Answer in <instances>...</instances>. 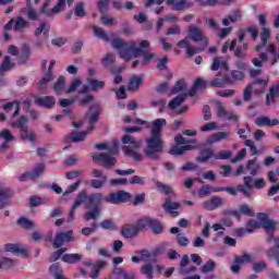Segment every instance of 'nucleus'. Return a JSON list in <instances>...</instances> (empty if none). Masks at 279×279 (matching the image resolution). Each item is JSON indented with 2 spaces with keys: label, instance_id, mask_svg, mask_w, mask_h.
<instances>
[{
  "label": "nucleus",
  "instance_id": "1",
  "mask_svg": "<svg viewBox=\"0 0 279 279\" xmlns=\"http://www.w3.org/2000/svg\"><path fill=\"white\" fill-rule=\"evenodd\" d=\"M111 46L113 49L119 50L120 58L123 60H132V58H138L142 56L143 60H136L132 63V69H136V66H147L154 58H156V53L148 49L149 43L147 40H142L138 44L136 41H125L121 38H116L111 41Z\"/></svg>",
  "mask_w": 279,
  "mask_h": 279
},
{
  "label": "nucleus",
  "instance_id": "2",
  "mask_svg": "<svg viewBox=\"0 0 279 279\" xmlns=\"http://www.w3.org/2000/svg\"><path fill=\"white\" fill-rule=\"evenodd\" d=\"M167 125V120L159 118L151 122L150 137L145 140L146 147L144 154L150 160H160V154L165 151V144L162 143V128Z\"/></svg>",
  "mask_w": 279,
  "mask_h": 279
},
{
  "label": "nucleus",
  "instance_id": "3",
  "mask_svg": "<svg viewBox=\"0 0 279 279\" xmlns=\"http://www.w3.org/2000/svg\"><path fill=\"white\" fill-rule=\"evenodd\" d=\"M85 119L89 122L87 131H83L81 133L74 132L68 136V141H71L72 143H82V141L86 140L88 133L95 130V123L99 121V105L92 106L86 113Z\"/></svg>",
  "mask_w": 279,
  "mask_h": 279
},
{
  "label": "nucleus",
  "instance_id": "4",
  "mask_svg": "<svg viewBox=\"0 0 279 279\" xmlns=\"http://www.w3.org/2000/svg\"><path fill=\"white\" fill-rule=\"evenodd\" d=\"M122 143L124 145L122 147V150L124 151L125 156H129L136 161L143 160V155L138 154V150L143 145V142L141 140H137L136 137L126 134L122 137Z\"/></svg>",
  "mask_w": 279,
  "mask_h": 279
},
{
  "label": "nucleus",
  "instance_id": "5",
  "mask_svg": "<svg viewBox=\"0 0 279 279\" xmlns=\"http://www.w3.org/2000/svg\"><path fill=\"white\" fill-rule=\"evenodd\" d=\"M40 0H35V3H38ZM51 0H44V4L40 9V14H46V16H53V14H58V12H62L64 10V5L71 7L73 5V0H59L57 5H54L52 9H49V3Z\"/></svg>",
  "mask_w": 279,
  "mask_h": 279
},
{
  "label": "nucleus",
  "instance_id": "6",
  "mask_svg": "<svg viewBox=\"0 0 279 279\" xmlns=\"http://www.w3.org/2000/svg\"><path fill=\"white\" fill-rule=\"evenodd\" d=\"M262 32L259 33L260 44L255 47V51H263L267 47V40L271 38V29L267 28V17L265 15L258 16Z\"/></svg>",
  "mask_w": 279,
  "mask_h": 279
},
{
  "label": "nucleus",
  "instance_id": "7",
  "mask_svg": "<svg viewBox=\"0 0 279 279\" xmlns=\"http://www.w3.org/2000/svg\"><path fill=\"white\" fill-rule=\"evenodd\" d=\"M257 219H259L260 228H264L268 232L267 241L268 243H271L274 241V230L278 228V222H275L274 220H269L267 218V214L259 213L257 214Z\"/></svg>",
  "mask_w": 279,
  "mask_h": 279
},
{
  "label": "nucleus",
  "instance_id": "8",
  "mask_svg": "<svg viewBox=\"0 0 279 279\" xmlns=\"http://www.w3.org/2000/svg\"><path fill=\"white\" fill-rule=\"evenodd\" d=\"M189 39L193 40V43H203L204 48L208 47V37L204 34L199 27L195 25H191L187 28Z\"/></svg>",
  "mask_w": 279,
  "mask_h": 279
},
{
  "label": "nucleus",
  "instance_id": "9",
  "mask_svg": "<svg viewBox=\"0 0 279 279\" xmlns=\"http://www.w3.org/2000/svg\"><path fill=\"white\" fill-rule=\"evenodd\" d=\"M269 60V54L267 52H262L258 58L252 59V64H254L257 69H251L248 71L251 77H258V75L263 74V63Z\"/></svg>",
  "mask_w": 279,
  "mask_h": 279
},
{
  "label": "nucleus",
  "instance_id": "10",
  "mask_svg": "<svg viewBox=\"0 0 279 279\" xmlns=\"http://www.w3.org/2000/svg\"><path fill=\"white\" fill-rule=\"evenodd\" d=\"M132 195L125 191H119L117 193H111L104 198L107 204H125V202H130Z\"/></svg>",
  "mask_w": 279,
  "mask_h": 279
},
{
  "label": "nucleus",
  "instance_id": "11",
  "mask_svg": "<svg viewBox=\"0 0 279 279\" xmlns=\"http://www.w3.org/2000/svg\"><path fill=\"white\" fill-rule=\"evenodd\" d=\"M238 43L235 45L234 56L235 58H239L240 60H245L247 51V44L243 43L245 40V33H241L239 35V39H236Z\"/></svg>",
  "mask_w": 279,
  "mask_h": 279
},
{
  "label": "nucleus",
  "instance_id": "12",
  "mask_svg": "<svg viewBox=\"0 0 279 279\" xmlns=\"http://www.w3.org/2000/svg\"><path fill=\"white\" fill-rule=\"evenodd\" d=\"M167 5H170L175 12H182L183 10H189V8H193L194 3L191 0H167Z\"/></svg>",
  "mask_w": 279,
  "mask_h": 279
},
{
  "label": "nucleus",
  "instance_id": "13",
  "mask_svg": "<svg viewBox=\"0 0 279 279\" xmlns=\"http://www.w3.org/2000/svg\"><path fill=\"white\" fill-rule=\"evenodd\" d=\"M73 240V231L58 232L52 242L53 247H62L64 243H69Z\"/></svg>",
  "mask_w": 279,
  "mask_h": 279
},
{
  "label": "nucleus",
  "instance_id": "14",
  "mask_svg": "<svg viewBox=\"0 0 279 279\" xmlns=\"http://www.w3.org/2000/svg\"><path fill=\"white\" fill-rule=\"evenodd\" d=\"M216 108H217V117H219L220 119H226V121H239V116L232 112L226 111L223 104L216 102Z\"/></svg>",
  "mask_w": 279,
  "mask_h": 279
},
{
  "label": "nucleus",
  "instance_id": "15",
  "mask_svg": "<svg viewBox=\"0 0 279 279\" xmlns=\"http://www.w3.org/2000/svg\"><path fill=\"white\" fill-rule=\"evenodd\" d=\"M93 160H95L96 162H102V165H107L109 169L117 165V158L112 157V155L109 154L94 155Z\"/></svg>",
  "mask_w": 279,
  "mask_h": 279
},
{
  "label": "nucleus",
  "instance_id": "16",
  "mask_svg": "<svg viewBox=\"0 0 279 279\" xmlns=\"http://www.w3.org/2000/svg\"><path fill=\"white\" fill-rule=\"evenodd\" d=\"M53 66H56V60L50 61L48 72L39 81V84H38L39 90H45V88H47V84H49V82L53 80Z\"/></svg>",
  "mask_w": 279,
  "mask_h": 279
},
{
  "label": "nucleus",
  "instance_id": "17",
  "mask_svg": "<svg viewBox=\"0 0 279 279\" xmlns=\"http://www.w3.org/2000/svg\"><path fill=\"white\" fill-rule=\"evenodd\" d=\"M104 202V195L101 193H95L87 196L86 208H99V203Z\"/></svg>",
  "mask_w": 279,
  "mask_h": 279
},
{
  "label": "nucleus",
  "instance_id": "18",
  "mask_svg": "<svg viewBox=\"0 0 279 279\" xmlns=\"http://www.w3.org/2000/svg\"><path fill=\"white\" fill-rule=\"evenodd\" d=\"M219 206H223V198L214 196L209 201L204 202V208L206 210H217Z\"/></svg>",
  "mask_w": 279,
  "mask_h": 279
},
{
  "label": "nucleus",
  "instance_id": "19",
  "mask_svg": "<svg viewBox=\"0 0 279 279\" xmlns=\"http://www.w3.org/2000/svg\"><path fill=\"white\" fill-rule=\"evenodd\" d=\"M12 197V191L5 187V184L0 181V208H3L8 203V199Z\"/></svg>",
  "mask_w": 279,
  "mask_h": 279
},
{
  "label": "nucleus",
  "instance_id": "20",
  "mask_svg": "<svg viewBox=\"0 0 279 279\" xmlns=\"http://www.w3.org/2000/svg\"><path fill=\"white\" fill-rule=\"evenodd\" d=\"M140 229L137 225H128L122 228V236L124 239H134V236L138 235Z\"/></svg>",
  "mask_w": 279,
  "mask_h": 279
},
{
  "label": "nucleus",
  "instance_id": "21",
  "mask_svg": "<svg viewBox=\"0 0 279 279\" xmlns=\"http://www.w3.org/2000/svg\"><path fill=\"white\" fill-rule=\"evenodd\" d=\"M279 98V84H274L269 87V93L266 95V105L269 106Z\"/></svg>",
  "mask_w": 279,
  "mask_h": 279
},
{
  "label": "nucleus",
  "instance_id": "22",
  "mask_svg": "<svg viewBox=\"0 0 279 279\" xmlns=\"http://www.w3.org/2000/svg\"><path fill=\"white\" fill-rule=\"evenodd\" d=\"M279 121L278 119H269V117H258L255 119V125L258 128L267 126V128H274V125H278Z\"/></svg>",
  "mask_w": 279,
  "mask_h": 279
},
{
  "label": "nucleus",
  "instance_id": "23",
  "mask_svg": "<svg viewBox=\"0 0 279 279\" xmlns=\"http://www.w3.org/2000/svg\"><path fill=\"white\" fill-rule=\"evenodd\" d=\"M163 208L166 213H169L171 217L175 218L178 217L179 213L177 211L180 208V203H173L170 198L166 199V203L163 204Z\"/></svg>",
  "mask_w": 279,
  "mask_h": 279
},
{
  "label": "nucleus",
  "instance_id": "24",
  "mask_svg": "<svg viewBox=\"0 0 279 279\" xmlns=\"http://www.w3.org/2000/svg\"><path fill=\"white\" fill-rule=\"evenodd\" d=\"M35 104L41 108H52L56 106V98H53V96L38 97L36 98Z\"/></svg>",
  "mask_w": 279,
  "mask_h": 279
},
{
  "label": "nucleus",
  "instance_id": "25",
  "mask_svg": "<svg viewBox=\"0 0 279 279\" xmlns=\"http://www.w3.org/2000/svg\"><path fill=\"white\" fill-rule=\"evenodd\" d=\"M78 93L80 95H85L83 97H78V101L82 104V106H87V104L93 101V95L88 94V85H83Z\"/></svg>",
  "mask_w": 279,
  "mask_h": 279
},
{
  "label": "nucleus",
  "instance_id": "26",
  "mask_svg": "<svg viewBox=\"0 0 279 279\" xmlns=\"http://www.w3.org/2000/svg\"><path fill=\"white\" fill-rule=\"evenodd\" d=\"M241 214L245 215L246 217H255V213L254 209H252V207H250V205L247 204H243L240 206V211H233L234 217H236L238 219H241Z\"/></svg>",
  "mask_w": 279,
  "mask_h": 279
},
{
  "label": "nucleus",
  "instance_id": "27",
  "mask_svg": "<svg viewBox=\"0 0 279 279\" xmlns=\"http://www.w3.org/2000/svg\"><path fill=\"white\" fill-rule=\"evenodd\" d=\"M246 169L250 171L251 175H257L260 170V163H258V158L250 159L246 163Z\"/></svg>",
  "mask_w": 279,
  "mask_h": 279
},
{
  "label": "nucleus",
  "instance_id": "28",
  "mask_svg": "<svg viewBox=\"0 0 279 279\" xmlns=\"http://www.w3.org/2000/svg\"><path fill=\"white\" fill-rule=\"evenodd\" d=\"M4 250L5 252H11L12 254H22V256H27V250L21 247L19 244H5Z\"/></svg>",
  "mask_w": 279,
  "mask_h": 279
},
{
  "label": "nucleus",
  "instance_id": "29",
  "mask_svg": "<svg viewBox=\"0 0 279 279\" xmlns=\"http://www.w3.org/2000/svg\"><path fill=\"white\" fill-rule=\"evenodd\" d=\"M2 108L5 112H12L13 119L15 117H19V112H21V107L19 106V101L8 102Z\"/></svg>",
  "mask_w": 279,
  "mask_h": 279
},
{
  "label": "nucleus",
  "instance_id": "30",
  "mask_svg": "<svg viewBox=\"0 0 279 279\" xmlns=\"http://www.w3.org/2000/svg\"><path fill=\"white\" fill-rule=\"evenodd\" d=\"M113 274L118 279H136V274L128 272V270L123 268H114Z\"/></svg>",
  "mask_w": 279,
  "mask_h": 279
},
{
  "label": "nucleus",
  "instance_id": "31",
  "mask_svg": "<svg viewBox=\"0 0 279 279\" xmlns=\"http://www.w3.org/2000/svg\"><path fill=\"white\" fill-rule=\"evenodd\" d=\"M241 19V13L239 11H234L232 14L227 15L222 19V25L225 27H230L231 23H236Z\"/></svg>",
  "mask_w": 279,
  "mask_h": 279
},
{
  "label": "nucleus",
  "instance_id": "32",
  "mask_svg": "<svg viewBox=\"0 0 279 279\" xmlns=\"http://www.w3.org/2000/svg\"><path fill=\"white\" fill-rule=\"evenodd\" d=\"M210 158H215V154L213 153V149L206 148L201 151V155L196 158L197 162H208Z\"/></svg>",
  "mask_w": 279,
  "mask_h": 279
},
{
  "label": "nucleus",
  "instance_id": "33",
  "mask_svg": "<svg viewBox=\"0 0 279 279\" xmlns=\"http://www.w3.org/2000/svg\"><path fill=\"white\" fill-rule=\"evenodd\" d=\"M228 136H230V133L228 132L214 133L210 137L207 138V143L208 145H213V143H219V141H223Z\"/></svg>",
  "mask_w": 279,
  "mask_h": 279
},
{
  "label": "nucleus",
  "instance_id": "34",
  "mask_svg": "<svg viewBox=\"0 0 279 279\" xmlns=\"http://www.w3.org/2000/svg\"><path fill=\"white\" fill-rule=\"evenodd\" d=\"M14 23L13 29L15 32H21L22 29L29 27V22H27L23 16L14 19Z\"/></svg>",
  "mask_w": 279,
  "mask_h": 279
},
{
  "label": "nucleus",
  "instance_id": "35",
  "mask_svg": "<svg viewBox=\"0 0 279 279\" xmlns=\"http://www.w3.org/2000/svg\"><path fill=\"white\" fill-rule=\"evenodd\" d=\"M104 267H106V262H104V260L96 262L92 268V272L89 275L90 278L98 279L99 271H101V269H104Z\"/></svg>",
  "mask_w": 279,
  "mask_h": 279
},
{
  "label": "nucleus",
  "instance_id": "36",
  "mask_svg": "<svg viewBox=\"0 0 279 279\" xmlns=\"http://www.w3.org/2000/svg\"><path fill=\"white\" fill-rule=\"evenodd\" d=\"M219 69L228 71V63L226 61H221V57H216L211 64V71H219Z\"/></svg>",
  "mask_w": 279,
  "mask_h": 279
},
{
  "label": "nucleus",
  "instance_id": "37",
  "mask_svg": "<svg viewBox=\"0 0 279 279\" xmlns=\"http://www.w3.org/2000/svg\"><path fill=\"white\" fill-rule=\"evenodd\" d=\"M215 269H217V263H215L213 259H209L199 268V271L201 274H210L215 271Z\"/></svg>",
  "mask_w": 279,
  "mask_h": 279
},
{
  "label": "nucleus",
  "instance_id": "38",
  "mask_svg": "<svg viewBox=\"0 0 279 279\" xmlns=\"http://www.w3.org/2000/svg\"><path fill=\"white\" fill-rule=\"evenodd\" d=\"M20 136L22 138V141H29V143H36V133L34 132H29V130L26 129H23L21 132H20Z\"/></svg>",
  "mask_w": 279,
  "mask_h": 279
},
{
  "label": "nucleus",
  "instance_id": "39",
  "mask_svg": "<svg viewBox=\"0 0 279 279\" xmlns=\"http://www.w3.org/2000/svg\"><path fill=\"white\" fill-rule=\"evenodd\" d=\"M61 259L63 260V263H69L70 265H73V264L80 263V260H82V255L64 254V255H62Z\"/></svg>",
  "mask_w": 279,
  "mask_h": 279
},
{
  "label": "nucleus",
  "instance_id": "40",
  "mask_svg": "<svg viewBox=\"0 0 279 279\" xmlns=\"http://www.w3.org/2000/svg\"><path fill=\"white\" fill-rule=\"evenodd\" d=\"M184 99H186V94H179L175 98H173L170 102H169V108L170 110H175V108H178L180 105H182L184 102Z\"/></svg>",
  "mask_w": 279,
  "mask_h": 279
},
{
  "label": "nucleus",
  "instance_id": "41",
  "mask_svg": "<svg viewBox=\"0 0 279 279\" xmlns=\"http://www.w3.org/2000/svg\"><path fill=\"white\" fill-rule=\"evenodd\" d=\"M28 123L29 122L27 121V118H25V116H22L19 120H12L11 125L13 128H17V130H21L22 132L23 130L27 129Z\"/></svg>",
  "mask_w": 279,
  "mask_h": 279
},
{
  "label": "nucleus",
  "instance_id": "42",
  "mask_svg": "<svg viewBox=\"0 0 279 279\" xmlns=\"http://www.w3.org/2000/svg\"><path fill=\"white\" fill-rule=\"evenodd\" d=\"M272 240H275V246L267 251V256L269 258L278 259L279 258V238H274Z\"/></svg>",
  "mask_w": 279,
  "mask_h": 279
},
{
  "label": "nucleus",
  "instance_id": "43",
  "mask_svg": "<svg viewBox=\"0 0 279 279\" xmlns=\"http://www.w3.org/2000/svg\"><path fill=\"white\" fill-rule=\"evenodd\" d=\"M151 223H154V219L146 217V218H142L137 221L136 226L138 228V230H145L147 228H151Z\"/></svg>",
  "mask_w": 279,
  "mask_h": 279
},
{
  "label": "nucleus",
  "instance_id": "44",
  "mask_svg": "<svg viewBox=\"0 0 279 279\" xmlns=\"http://www.w3.org/2000/svg\"><path fill=\"white\" fill-rule=\"evenodd\" d=\"M45 173V163H39L37 167L29 172L31 180H36V178H40Z\"/></svg>",
  "mask_w": 279,
  "mask_h": 279
},
{
  "label": "nucleus",
  "instance_id": "45",
  "mask_svg": "<svg viewBox=\"0 0 279 279\" xmlns=\"http://www.w3.org/2000/svg\"><path fill=\"white\" fill-rule=\"evenodd\" d=\"M84 202L85 204L88 202V195H86V191L78 193L76 201L73 204V208H80Z\"/></svg>",
  "mask_w": 279,
  "mask_h": 279
},
{
  "label": "nucleus",
  "instance_id": "46",
  "mask_svg": "<svg viewBox=\"0 0 279 279\" xmlns=\"http://www.w3.org/2000/svg\"><path fill=\"white\" fill-rule=\"evenodd\" d=\"M94 34L97 36V38H100V40H104L105 43H108L110 40V37H108V34H106V31L104 28L98 26H93Z\"/></svg>",
  "mask_w": 279,
  "mask_h": 279
},
{
  "label": "nucleus",
  "instance_id": "47",
  "mask_svg": "<svg viewBox=\"0 0 279 279\" xmlns=\"http://www.w3.org/2000/svg\"><path fill=\"white\" fill-rule=\"evenodd\" d=\"M87 84L88 86H90L92 90H101V88L106 86V83H104V81H97L93 78L87 80Z\"/></svg>",
  "mask_w": 279,
  "mask_h": 279
},
{
  "label": "nucleus",
  "instance_id": "48",
  "mask_svg": "<svg viewBox=\"0 0 279 279\" xmlns=\"http://www.w3.org/2000/svg\"><path fill=\"white\" fill-rule=\"evenodd\" d=\"M215 190H219V187H213L210 185H203L198 190V196L199 197H206V196L210 195V193H216Z\"/></svg>",
  "mask_w": 279,
  "mask_h": 279
},
{
  "label": "nucleus",
  "instance_id": "49",
  "mask_svg": "<svg viewBox=\"0 0 279 279\" xmlns=\"http://www.w3.org/2000/svg\"><path fill=\"white\" fill-rule=\"evenodd\" d=\"M53 90L57 95H62V93H64V76H59L53 85Z\"/></svg>",
  "mask_w": 279,
  "mask_h": 279
},
{
  "label": "nucleus",
  "instance_id": "50",
  "mask_svg": "<svg viewBox=\"0 0 279 279\" xmlns=\"http://www.w3.org/2000/svg\"><path fill=\"white\" fill-rule=\"evenodd\" d=\"M16 262L10 257H2L0 259V269H10V267H14Z\"/></svg>",
  "mask_w": 279,
  "mask_h": 279
},
{
  "label": "nucleus",
  "instance_id": "51",
  "mask_svg": "<svg viewBox=\"0 0 279 279\" xmlns=\"http://www.w3.org/2000/svg\"><path fill=\"white\" fill-rule=\"evenodd\" d=\"M85 5L86 4L84 2H77L74 8V14L81 19H84V16H86V9H84Z\"/></svg>",
  "mask_w": 279,
  "mask_h": 279
},
{
  "label": "nucleus",
  "instance_id": "52",
  "mask_svg": "<svg viewBox=\"0 0 279 279\" xmlns=\"http://www.w3.org/2000/svg\"><path fill=\"white\" fill-rule=\"evenodd\" d=\"M141 84H143V80L141 77H132L129 83V90H138Z\"/></svg>",
  "mask_w": 279,
  "mask_h": 279
},
{
  "label": "nucleus",
  "instance_id": "53",
  "mask_svg": "<svg viewBox=\"0 0 279 279\" xmlns=\"http://www.w3.org/2000/svg\"><path fill=\"white\" fill-rule=\"evenodd\" d=\"M155 184H156V187L159 191V193H165V195H171V193H173V189H171L167 184H162L159 181H156Z\"/></svg>",
  "mask_w": 279,
  "mask_h": 279
},
{
  "label": "nucleus",
  "instance_id": "54",
  "mask_svg": "<svg viewBox=\"0 0 279 279\" xmlns=\"http://www.w3.org/2000/svg\"><path fill=\"white\" fill-rule=\"evenodd\" d=\"M229 158H232L231 150H221L218 154L214 155L215 160H229Z\"/></svg>",
  "mask_w": 279,
  "mask_h": 279
},
{
  "label": "nucleus",
  "instance_id": "55",
  "mask_svg": "<svg viewBox=\"0 0 279 279\" xmlns=\"http://www.w3.org/2000/svg\"><path fill=\"white\" fill-rule=\"evenodd\" d=\"M0 138L4 140L5 143H12V141H16L14 135H12V132L8 129H3L0 133Z\"/></svg>",
  "mask_w": 279,
  "mask_h": 279
},
{
  "label": "nucleus",
  "instance_id": "56",
  "mask_svg": "<svg viewBox=\"0 0 279 279\" xmlns=\"http://www.w3.org/2000/svg\"><path fill=\"white\" fill-rule=\"evenodd\" d=\"M142 274L146 276L147 279H154V267L150 264H145L142 266Z\"/></svg>",
  "mask_w": 279,
  "mask_h": 279
},
{
  "label": "nucleus",
  "instance_id": "57",
  "mask_svg": "<svg viewBox=\"0 0 279 279\" xmlns=\"http://www.w3.org/2000/svg\"><path fill=\"white\" fill-rule=\"evenodd\" d=\"M183 90H186V83L184 81H178L172 88L171 94L178 95V93H183Z\"/></svg>",
  "mask_w": 279,
  "mask_h": 279
},
{
  "label": "nucleus",
  "instance_id": "58",
  "mask_svg": "<svg viewBox=\"0 0 279 279\" xmlns=\"http://www.w3.org/2000/svg\"><path fill=\"white\" fill-rule=\"evenodd\" d=\"M258 228H260V222L256 220L251 219L246 222L247 234H252V232H254V230H258Z\"/></svg>",
  "mask_w": 279,
  "mask_h": 279
},
{
  "label": "nucleus",
  "instance_id": "59",
  "mask_svg": "<svg viewBox=\"0 0 279 279\" xmlns=\"http://www.w3.org/2000/svg\"><path fill=\"white\" fill-rule=\"evenodd\" d=\"M236 191L239 193H242V195H244V197H250L254 193L252 187H250L247 185H243V184L238 185Z\"/></svg>",
  "mask_w": 279,
  "mask_h": 279
},
{
  "label": "nucleus",
  "instance_id": "60",
  "mask_svg": "<svg viewBox=\"0 0 279 279\" xmlns=\"http://www.w3.org/2000/svg\"><path fill=\"white\" fill-rule=\"evenodd\" d=\"M106 182H108V177H101V180H96V179L92 180L90 186L93 189H102Z\"/></svg>",
  "mask_w": 279,
  "mask_h": 279
},
{
  "label": "nucleus",
  "instance_id": "61",
  "mask_svg": "<svg viewBox=\"0 0 279 279\" xmlns=\"http://www.w3.org/2000/svg\"><path fill=\"white\" fill-rule=\"evenodd\" d=\"M177 243H178V245H180L181 247H186V245H189V243H191V241L189 240V238L186 236V234H184V233H179V234H177Z\"/></svg>",
  "mask_w": 279,
  "mask_h": 279
},
{
  "label": "nucleus",
  "instance_id": "62",
  "mask_svg": "<svg viewBox=\"0 0 279 279\" xmlns=\"http://www.w3.org/2000/svg\"><path fill=\"white\" fill-rule=\"evenodd\" d=\"M150 229L153 230V234H162V223L156 219H153Z\"/></svg>",
  "mask_w": 279,
  "mask_h": 279
},
{
  "label": "nucleus",
  "instance_id": "63",
  "mask_svg": "<svg viewBox=\"0 0 279 279\" xmlns=\"http://www.w3.org/2000/svg\"><path fill=\"white\" fill-rule=\"evenodd\" d=\"M12 61L10 57H4L3 62L0 65V73H5V71H10L12 69Z\"/></svg>",
  "mask_w": 279,
  "mask_h": 279
},
{
  "label": "nucleus",
  "instance_id": "64",
  "mask_svg": "<svg viewBox=\"0 0 279 279\" xmlns=\"http://www.w3.org/2000/svg\"><path fill=\"white\" fill-rule=\"evenodd\" d=\"M49 24L43 23L39 25V27L35 31V36L38 37L39 34H44V36H47L49 34Z\"/></svg>",
  "mask_w": 279,
  "mask_h": 279
}]
</instances>
